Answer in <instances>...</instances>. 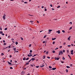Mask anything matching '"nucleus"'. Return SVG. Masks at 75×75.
Wrapping results in <instances>:
<instances>
[{
  "mask_svg": "<svg viewBox=\"0 0 75 75\" xmlns=\"http://www.w3.org/2000/svg\"><path fill=\"white\" fill-rule=\"evenodd\" d=\"M16 52H18V51H16L15 50L14 53H16Z\"/></svg>",
  "mask_w": 75,
  "mask_h": 75,
  "instance_id": "nucleus-17",
  "label": "nucleus"
},
{
  "mask_svg": "<svg viewBox=\"0 0 75 75\" xmlns=\"http://www.w3.org/2000/svg\"><path fill=\"white\" fill-rule=\"evenodd\" d=\"M5 42V41L4 40H3V42Z\"/></svg>",
  "mask_w": 75,
  "mask_h": 75,
  "instance_id": "nucleus-59",
  "label": "nucleus"
},
{
  "mask_svg": "<svg viewBox=\"0 0 75 75\" xmlns=\"http://www.w3.org/2000/svg\"><path fill=\"white\" fill-rule=\"evenodd\" d=\"M3 33V32L1 31L0 32V34H2Z\"/></svg>",
  "mask_w": 75,
  "mask_h": 75,
  "instance_id": "nucleus-25",
  "label": "nucleus"
},
{
  "mask_svg": "<svg viewBox=\"0 0 75 75\" xmlns=\"http://www.w3.org/2000/svg\"><path fill=\"white\" fill-rule=\"evenodd\" d=\"M37 55V54L34 55L33 56H32V57H35V56H36Z\"/></svg>",
  "mask_w": 75,
  "mask_h": 75,
  "instance_id": "nucleus-20",
  "label": "nucleus"
},
{
  "mask_svg": "<svg viewBox=\"0 0 75 75\" xmlns=\"http://www.w3.org/2000/svg\"><path fill=\"white\" fill-rule=\"evenodd\" d=\"M72 22H71L70 23H69V24H72Z\"/></svg>",
  "mask_w": 75,
  "mask_h": 75,
  "instance_id": "nucleus-58",
  "label": "nucleus"
},
{
  "mask_svg": "<svg viewBox=\"0 0 75 75\" xmlns=\"http://www.w3.org/2000/svg\"><path fill=\"white\" fill-rule=\"evenodd\" d=\"M36 68H39V66H36Z\"/></svg>",
  "mask_w": 75,
  "mask_h": 75,
  "instance_id": "nucleus-35",
  "label": "nucleus"
},
{
  "mask_svg": "<svg viewBox=\"0 0 75 75\" xmlns=\"http://www.w3.org/2000/svg\"><path fill=\"white\" fill-rule=\"evenodd\" d=\"M63 52H65V50H63Z\"/></svg>",
  "mask_w": 75,
  "mask_h": 75,
  "instance_id": "nucleus-36",
  "label": "nucleus"
},
{
  "mask_svg": "<svg viewBox=\"0 0 75 75\" xmlns=\"http://www.w3.org/2000/svg\"><path fill=\"white\" fill-rule=\"evenodd\" d=\"M1 55H4V54L3 53H2L1 54Z\"/></svg>",
  "mask_w": 75,
  "mask_h": 75,
  "instance_id": "nucleus-37",
  "label": "nucleus"
},
{
  "mask_svg": "<svg viewBox=\"0 0 75 75\" xmlns=\"http://www.w3.org/2000/svg\"><path fill=\"white\" fill-rule=\"evenodd\" d=\"M32 60L33 61L34 60H35V58H32Z\"/></svg>",
  "mask_w": 75,
  "mask_h": 75,
  "instance_id": "nucleus-7",
  "label": "nucleus"
},
{
  "mask_svg": "<svg viewBox=\"0 0 75 75\" xmlns=\"http://www.w3.org/2000/svg\"><path fill=\"white\" fill-rule=\"evenodd\" d=\"M13 50H14L15 51H16V48H13Z\"/></svg>",
  "mask_w": 75,
  "mask_h": 75,
  "instance_id": "nucleus-16",
  "label": "nucleus"
},
{
  "mask_svg": "<svg viewBox=\"0 0 75 75\" xmlns=\"http://www.w3.org/2000/svg\"><path fill=\"white\" fill-rule=\"evenodd\" d=\"M50 7H52V4H50Z\"/></svg>",
  "mask_w": 75,
  "mask_h": 75,
  "instance_id": "nucleus-44",
  "label": "nucleus"
},
{
  "mask_svg": "<svg viewBox=\"0 0 75 75\" xmlns=\"http://www.w3.org/2000/svg\"><path fill=\"white\" fill-rule=\"evenodd\" d=\"M40 67H44V64H42V65Z\"/></svg>",
  "mask_w": 75,
  "mask_h": 75,
  "instance_id": "nucleus-8",
  "label": "nucleus"
},
{
  "mask_svg": "<svg viewBox=\"0 0 75 75\" xmlns=\"http://www.w3.org/2000/svg\"><path fill=\"white\" fill-rule=\"evenodd\" d=\"M56 69L57 68H53L51 69H52V70H55V69Z\"/></svg>",
  "mask_w": 75,
  "mask_h": 75,
  "instance_id": "nucleus-3",
  "label": "nucleus"
},
{
  "mask_svg": "<svg viewBox=\"0 0 75 75\" xmlns=\"http://www.w3.org/2000/svg\"><path fill=\"white\" fill-rule=\"evenodd\" d=\"M66 44V43H65V42H64V43H63V45H65V44Z\"/></svg>",
  "mask_w": 75,
  "mask_h": 75,
  "instance_id": "nucleus-46",
  "label": "nucleus"
},
{
  "mask_svg": "<svg viewBox=\"0 0 75 75\" xmlns=\"http://www.w3.org/2000/svg\"><path fill=\"white\" fill-rule=\"evenodd\" d=\"M71 55H73V54H74V53H73V52H71Z\"/></svg>",
  "mask_w": 75,
  "mask_h": 75,
  "instance_id": "nucleus-30",
  "label": "nucleus"
},
{
  "mask_svg": "<svg viewBox=\"0 0 75 75\" xmlns=\"http://www.w3.org/2000/svg\"><path fill=\"white\" fill-rule=\"evenodd\" d=\"M4 45H6V43H4Z\"/></svg>",
  "mask_w": 75,
  "mask_h": 75,
  "instance_id": "nucleus-33",
  "label": "nucleus"
},
{
  "mask_svg": "<svg viewBox=\"0 0 75 75\" xmlns=\"http://www.w3.org/2000/svg\"><path fill=\"white\" fill-rule=\"evenodd\" d=\"M47 58H48V59H50V57H47Z\"/></svg>",
  "mask_w": 75,
  "mask_h": 75,
  "instance_id": "nucleus-41",
  "label": "nucleus"
},
{
  "mask_svg": "<svg viewBox=\"0 0 75 75\" xmlns=\"http://www.w3.org/2000/svg\"><path fill=\"white\" fill-rule=\"evenodd\" d=\"M54 59H55V60H57V57H55L54 58Z\"/></svg>",
  "mask_w": 75,
  "mask_h": 75,
  "instance_id": "nucleus-52",
  "label": "nucleus"
},
{
  "mask_svg": "<svg viewBox=\"0 0 75 75\" xmlns=\"http://www.w3.org/2000/svg\"><path fill=\"white\" fill-rule=\"evenodd\" d=\"M46 52V50H45L44 51V52L43 53H45V52Z\"/></svg>",
  "mask_w": 75,
  "mask_h": 75,
  "instance_id": "nucleus-51",
  "label": "nucleus"
},
{
  "mask_svg": "<svg viewBox=\"0 0 75 75\" xmlns=\"http://www.w3.org/2000/svg\"><path fill=\"white\" fill-rule=\"evenodd\" d=\"M53 44H55V42H53Z\"/></svg>",
  "mask_w": 75,
  "mask_h": 75,
  "instance_id": "nucleus-54",
  "label": "nucleus"
},
{
  "mask_svg": "<svg viewBox=\"0 0 75 75\" xmlns=\"http://www.w3.org/2000/svg\"><path fill=\"white\" fill-rule=\"evenodd\" d=\"M52 40H56V38H52Z\"/></svg>",
  "mask_w": 75,
  "mask_h": 75,
  "instance_id": "nucleus-6",
  "label": "nucleus"
},
{
  "mask_svg": "<svg viewBox=\"0 0 75 75\" xmlns=\"http://www.w3.org/2000/svg\"><path fill=\"white\" fill-rule=\"evenodd\" d=\"M8 48H11V47H10V46H9V47H8Z\"/></svg>",
  "mask_w": 75,
  "mask_h": 75,
  "instance_id": "nucleus-63",
  "label": "nucleus"
},
{
  "mask_svg": "<svg viewBox=\"0 0 75 75\" xmlns=\"http://www.w3.org/2000/svg\"><path fill=\"white\" fill-rule=\"evenodd\" d=\"M72 27H70V28L69 29V30H71V29H72Z\"/></svg>",
  "mask_w": 75,
  "mask_h": 75,
  "instance_id": "nucleus-14",
  "label": "nucleus"
},
{
  "mask_svg": "<svg viewBox=\"0 0 75 75\" xmlns=\"http://www.w3.org/2000/svg\"><path fill=\"white\" fill-rule=\"evenodd\" d=\"M62 46H60V48H62Z\"/></svg>",
  "mask_w": 75,
  "mask_h": 75,
  "instance_id": "nucleus-55",
  "label": "nucleus"
},
{
  "mask_svg": "<svg viewBox=\"0 0 75 75\" xmlns=\"http://www.w3.org/2000/svg\"><path fill=\"white\" fill-rule=\"evenodd\" d=\"M28 57H30V55L29 54H28Z\"/></svg>",
  "mask_w": 75,
  "mask_h": 75,
  "instance_id": "nucleus-47",
  "label": "nucleus"
},
{
  "mask_svg": "<svg viewBox=\"0 0 75 75\" xmlns=\"http://www.w3.org/2000/svg\"><path fill=\"white\" fill-rule=\"evenodd\" d=\"M62 32H63V33H65V30H62Z\"/></svg>",
  "mask_w": 75,
  "mask_h": 75,
  "instance_id": "nucleus-21",
  "label": "nucleus"
},
{
  "mask_svg": "<svg viewBox=\"0 0 75 75\" xmlns=\"http://www.w3.org/2000/svg\"><path fill=\"white\" fill-rule=\"evenodd\" d=\"M62 59H63L65 60V58H64V57H63Z\"/></svg>",
  "mask_w": 75,
  "mask_h": 75,
  "instance_id": "nucleus-23",
  "label": "nucleus"
},
{
  "mask_svg": "<svg viewBox=\"0 0 75 75\" xmlns=\"http://www.w3.org/2000/svg\"><path fill=\"white\" fill-rule=\"evenodd\" d=\"M24 3L25 4H27V2H25Z\"/></svg>",
  "mask_w": 75,
  "mask_h": 75,
  "instance_id": "nucleus-32",
  "label": "nucleus"
},
{
  "mask_svg": "<svg viewBox=\"0 0 75 75\" xmlns=\"http://www.w3.org/2000/svg\"><path fill=\"white\" fill-rule=\"evenodd\" d=\"M25 59H26V58H25V57H24V58H23V60H25Z\"/></svg>",
  "mask_w": 75,
  "mask_h": 75,
  "instance_id": "nucleus-15",
  "label": "nucleus"
},
{
  "mask_svg": "<svg viewBox=\"0 0 75 75\" xmlns=\"http://www.w3.org/2000/svg\"><path fill=\"white\" fill-rule=\"evenodd\" d=\"M7 30V28H5V30Z\"/></svg>",
  "mask_w": 75,
  "mask_h": 75,
  "instance_id": "nucleus-38",
  "label": "nucleus"
},
{
  "mask_svg": "<svg viewBox=\"0 0 75 75\" xmlns=\"http://www.w3.org/2000/svg\"><path fill=\"white\" fill-rule=\"evenodd\" d=\"M21 40H23V38H21Z\"/></svg>",
  "mask_w": 75,
  "mask_h": 75,
  "instance_id": "nucleus-61",
  "label": "nucleus"
},
{
  "mask_svg": "<svg viewBox=\"0 0 75 75\" xmlns=\"http://www.w3.org/2000/svg\"><path fill=\"white\" fill-rule=\"evenodd\" d=\"M52 52H53V53H55V51L53 50V51H52Z\"/></svg>",
  "mask_w": 75,
  "mask_h": 75,
  "instance_id": "nucleus-19",
  "label": "nucleus"
},
{
  "mask_svg": "<svg viewBox=\"0 0 75 75\" xmlns=\"http://www.w3.org/2000/svg\"><path fill=\"white\" fill-rule=\"evenodd\" d=\"M28 59H29V58H27L26 59V60H28Z\"/></svg>",
  "mask_w": 75,
  "mask_h": 75,
  "instance_id": "nucleus-22",
  "label": "nucleus"
},
{
  "mask_svg": "<svg viewBox=\"0 0 75 75\" xmlns=\"http://www.w3.org/2000/svg\"><path fill=\"white\" fill-rule=\"evenodd\" d=\"M8 62V64H9V65H11V63Z\"/></svg>",
  "mask_w": 75,
  "mask_h": 75,
  "instance_id": "nucleus-12",
  "label": "nucleus"
},
{
  "mask_svg": "<svg viewBox=\"0 0 75 75\" xmlns=\"http://www.w3.org/2000/svg\"><path fill=\"white\" fill-rule=\"evenodd\" d=\"M61 62H62V64H63V63H64V62H62V61Z\"/></svg>",
  "mask_w": 75,
  "mask_h": 75,
  "instance_id": "nucleus-50",
  "label": "nucleus"
},
{
  "mask_svg": "<svg viewBox=\"0 0 75 75\" xmlns=\"http://www.w3.org/2000/svg\"><path fill=\"white\" fill-rule=\"evenodd\" d=\"M16 45H17V44H18V42H16Z\"/></svg>",
  "mask_w": 75,
  "mask_h": 75,
  "instance_id": "nucleus-34",
  "label": "nucleus"
},
{
  "mask_svg": "<svg viewBox=\"0 0 75 75\" xmlns=\"http://www.w3.org/2000/svg\"><path fill=\"white\" fill-rule=\"evenodd\" d=\"M10 69H13V67H10Z\"/></svg>",
  "mask_w": 75,
  "mask_h": 75,
  "instance_id": "nucleus-57",
  "label": "nucleus"
},
{
  "mask_svg": "<svg viewBox=\"0 0 75 75\" xmlns=\"http://www.w3.org/2000/svg\"><path fill=\"white\" fill-rule=\"evenodd\" d=\"M66 67L67 68H70V67H69V66H67Z\"/></svg>",
  "mask_w": 75,
  "mask_h": 75,
  "instance_id": "nucleus-13",
  "label": "nucleus"
},
{
  "mask_svg": "<svg viewBox=\"0 0 75 75\" xmlns=\"http://www.w3.org/2000/svg\"><path fill=\"white\" fill-rule=\"evenodd\" d=\"M42 8H44V6H42Z\"/></svg>",
  "mask_w": 75,
  "mask_h": 75,
  "instance_id": "nucleus-56",
  "label": "nucleus"
},
{
  "mask_svg": "<svg viewBox=\"0 0 75 75\" xmlns=\"http://www.w3.org/2000/svg\"><path fill=\"white\" fill-rule=\"evenodd\" d=\"M2 35H4V33H2Z\"/></svg>",
  "mask_w": 75,
  "mask_h": 75,
  "instance_id": "nucleus-62",
  "label": "nucleus"
},
{
  "mask_svg": "<svg viewBox=\"0 0 75 75\" xmlns=\"http://www.w3.org/2000/svg\"><path fill=\"white\" fill-rule=\"evenodd\" d=\"M71 52H74V50H72L71 51Z\"/></svg>",
  "mask_w": 75,
  "mask_h": 75,
  "instance_id": "nucleus-40",
  "label": "nucleus"
},
{
  "mask_svg": "<svg viewBox=\"0 0 75 75\" xmlns=\"http://www.w3.org/2000/svg\"><path fill=\"white\" fill-rule=\"evenodd\" d=\"M56 33H58V34H60V30H59L58 31H57Z\"/></svg>",
  "mask_w": 75,
  "mask_h": 75,
  "instance_id": "nucleus-2",
  "label": "nucleus"
},
{
  "mask_svg": "<svg viewBox=\"0 0 75 75\" xmlns=\"http://www.w3.org/2000/svg\"><path fill=\"white\" fill-rule=\"evenodd\" d=\"M46 54H48V52H46Z\"/></svg>",
  "mask_w": 75,
  "mask_h": 75,
  "instance_id": "nucleus-27",
  "label": "nucleus"
},
{
  "mask_svg": "<svg viewBox=\"0 0 75 75\" xmlns=\"http://www.w3.org/2000/svg\"><path fill=\"white\" fill-rule=\"evenodd\" d=\"M32 60L31 59L30 60H29V62H28L29 63V62H30V61H32Z\"/></svg>",
  "mask_w": 75,
  "mask_h": 75,
  "instance_id": "nucleus-43",
  "label": "nucleus"
},
{
  "mask_svg": "<svg viewBox=\"0 0 75 75\" xmlns=\"http://www.w3.org/2000/svg\"><path fill=\"white\" fill-rule=\"evenodd\" d=\"M24 72H22L21 73V75H24Z\"/></svg>",
  "mask_w": 75,
  "mask_h": 75,
  "instance_id": "nucleus-4",
  "label": "nucleus"
},
{
  "mask_svg": "<svg viewBox=\"0 0 75 75\" xmlns=\"http://www.w3.org/2000/svg\"><path fill=\"white\" fill-rule=\"evenodd\" d=\"M30 23H33V21H30Z\"/></svg>",
  "mask_w": 75,
  "mask_h": 75,
  "instance_id": "nucleus-60",
  "label": "nucleus"
},
{
  "mask_svg": "<svg viewBox=\"0 0 75 75\" xmlns=\"http://www.w3.org/2000/svg\"><path fill=\"white\" fill-rule=\"evenodd\" d=\"M66 72H68V69H66Z\"/></svg>",
  "mask_w": 75,
  "mask_h": 75,
  "instance_id": "nucleus-26",
  "label": "nucleus"
},
{
  "mask_svg": "<svg viewBox=\"0 0 75 75\" xmlns=\"http://www.w3.org/2000/svg\"><path fill=\"white\" fill-rule=\"evenodd\" d=\"M43 57V59H45V56H44Z\"/></svg>",
  "mask_w": 75,
  "mask_h": 75,
  "instance_id": "nucleus-24",
  "label": "nucleus"
},
{
  "mask_svg": "<svg viewBox=\"0 0 75 75\" xmlns=\"http://www.w3.org/2000/svg\"><path fill=\"white\" fill-rule=\"evenodd\" d=\"M67 39H68V40H70V39L69 38H68Z\"/></svg>",
  "mask_w": 75,
  "mask_h": 75,
  "instance_id": "nucleus-45",
  "label": "nucleus"
},
{
  "mask_svg": "<svg viewBox=\"0 0 75 75\" xmlns=\"http://www.w3.org/2000/svg\"><path fill=\"white\" fill-rule=\"evenodd\" d=\"M31 46V45H29V47H30Z\"/></svg>",
  "mask_w": 75,
  "mask_h": 75,
  "instance_id": "nucleus-42",
  "label": "nucleus"
},
{
  "mask_svg": "<svg viewBox=\"0 0 75 75\" xmlns=\"http://www.w3.org/2000/svg\"><path fill=\"white\" fill-rule=\"evenodd\" d=\"M47 9H45V11H47Z\"/></svg>",
  "mask_w": 75,
  "mask_h": 75,
  "instance_id": "nucleus-64",
  "label": "nucleus"
},
{
  "mask_svg": "<svg viewBox=\"0 0 75 75\" xmlns=\"http://www.w3.org/2000/svg\"><path fill=\"white\" fill-rule=\"evenodd\" d=\"M57 60H59V58H57Z\"/></svg>",
  "mask_w": 75,
  "mask_h": 75,
  "instance_id": "nucleus-48",
  "label": "nucleus"
},
{
  "mask_svg": "<svg viewBox=\"0 0 75 75\" xmlns=\"http://www.w3.org/2000/svg\"><path fill=\"white\" fill-rule=\"evenodd\" d=\"M52 31V30H49V32H51V31Z\"/></svg>",
  "mask_w": 75,
  "mask_h": 75,
  "instance_id": "nucleus-10",
  "label": "nucleus"
},
{
  "mask_svg": "<svg viewBox=\"0 0 75 75\" xmlns=\"http://www.w3.org/2000/svg\"><path fill=\"white\" fill-rule=\"evenodd\" d=\"M49 68H52V67L51 66H49Z\"/></svg>",
  "mask_w": 75,
  "mask_h": 75,
  "instance_id": "nucleus-29",
  "label": "nucleus"
},
{
  "mask_svg": "<svg viewBox=\"0 0 75 75\" xmlns=\"http://www.w3.org/2000/svg\"><path fill=\"white\" fill-rule=\"evenodd\" d=\"M59 52H60V54H63V52H62V51H60Z\"/></svg>",
  "mask_w": 75,
  "mask_h": 75,
  "instance_id": "nucleus-5",
  "label": "nucleus"
},
{
  "mask_svg": "<svg viewBox=\"0 0 75 75\" xmlns=\"http://www.w3.org/2000/svg\"><path fill=\"white\" fill-rule=\"evenodd\" d=\"M6 14H4V16L3 17V18L4 20H5L6 19Z\"/></svg>",
  "mask_w": 75,
  "mask_h": 75,
  "instance_id": "nucleus-1",
  "label": "nucleus"
},
{
  "mask_svg": "<svg viewBox=\"0 0 75 75\" xmlns=\"http://www.w3.org/2000/svg\"><path fill=\"white\" fill-rule=\"evenodd\" d=\"M59 7H60V6H59L58 7H57V8H59Z\"/></svg>",
  "mask_w": 75,
  "mask_h": 75,
  "instance_id": "nucleus-39",
  "label": "nucleus"
},
{
  "mask_svg": "<svg viewBox=\"0 0 75 75\" xmlns=\"http://www.w3.org/2000/svg\"><path fill=\"white\" fill-rule=\"evenodd\" d=\"M28 64H29V63L28 62H26V63L25 64V65H28Z\"/></svg>",
  "mask_w": 75,
  "mask_h": 75,
  "instance_id": "nucleus-9",
  "label": "nucleus"
},
{
  "mask_svg": "<svg viewBox=\"0 0 75 75\" xmlns=\"http://www.w3.org/2000/svg\"><path fill=\"white\" fill-rule=\"evenodd\" d=\"M58 49V48L57 47V48H55V50H57V49Z\"/></svg>",
  "mask_w": 75,
  "mask_h": 75,
  "instance_id": "nucleus-28",
  "label": "nucleus"
},
{
  "mask_svg": "<svg viewBox=\"0 0 75 75\" xmlns=\"http://www.w3.org/2000/svg\"><path fill=\"white\" fill-rule=\"evenodd\" d=\"M68 56L69 57V58L71 59V57H70V56H69V55L68 54Z\"/></svg>",
  "mask_w": 75,
  "mask_h": 75,
  "instance_id": "nucleus-11",
  "label": "nucleus"
},
{
  "mask_svg": "<svg viewBox=\"0 0 75 75\" xmlns=\"http://www.w3.org/2000/svg\"><path fill=\"white\" fill-rule=\"evenodd\" d=\"M47 37V35H45L44 36L43 38H45V37Z\"/></svg>",
  "mask_w": 75,
  "mask_h": 75,
  "instance_id": "nucleus-18",
  "label": "nucleus"
},
{
  "mask_svg": "<svg viewBox=\"0 0 75 75\" xmlns=\"http://www.w3.org/2000/svg\"><path fill=\"white\" fill-rule=\"evenodd\" d=\"M52 10H54V8H52Z\"/></svg>",
  "mask_w": 75,
  "mask_h": 75,
  "instance_id": "nucleus-53",
  "label": "nucleus"
},
{
  "mask_svg": "<svg viewBox=\"0 0 75 75\" xmlns=\"http://www.w3.org/2000/svg\"><path fill=\"white\" fill-rule=\"evenodd\" d=\"M32 51H33L31 50H30V52H32Z\"/></svg>",
  "mask_w": 75,
  "mask_h": 75,
  "instance_id": "nucleus-49",
  "label": "nucleus"
},
{
  "mask_svg": "<svg viewBox=\"0 0 75 75\" xmlns=\"http://www.w3.org/2000/svg\"><path fill=\"white\" fill-rule=\"evenodd\" d=\"M70 46H71V45H67V47H70Z\"/></svg>",
  "mask_w": 75,
  "mask_h": 75,
  "instance_id": "nucleus-31",
  "label": "nucleus"
}]
</instances>
